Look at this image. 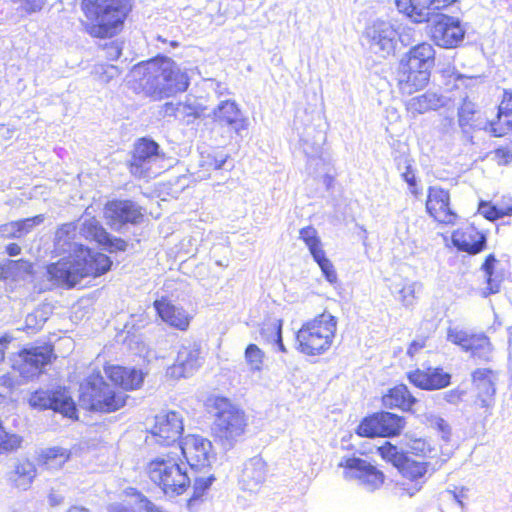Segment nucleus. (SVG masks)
Wrapping results in <instances>:
<instances>
[{
  "mask_svg": "<svg viewBox=\"0 0 512 512\" xmlns=\"http://www.w3.org/2000/svg\"><path fill=\"white\" fill-rule=\"evenodd\" d=\"M41 222H43V216L38 215L33 218L17 221V224L19 225V228L24 236L29 233L34 226L40 224Z\"/></svg>",
  "mask_w": 512,
  "mask_h": 512,
  "instance_id": "61",
  "label": "nucleus"
},
{
  "mask_svg": "<svg viewBox=\"0 0 512 512\" xmlns=\"http://www.w3.org/2000/svg\"><path fill=\"white\" fill-rule=\"evenodd\" d=\"M356 432L361 437H381L379 413L364 418L358 425Z\"/></svg>",
  "mask_w": 512,
  "mask_h": 512,
  "instance_id": "44",
  "label": "nucleus"
},
{
  "mask_svg": "<svg viewBox=\"0 0 512 512\" xmlns=\"http://www.w3.org/2000/svg\"><path fill=\"white\" fill-rule=\"evenodd\" d=\"M478 211L481 215H483L486 219L494 221L501 218L500 208L497 206L491 205L487 202H480Z\"/></svg>",
  "mask_w": 512,
  "mask_h": 512,
  "instance_id": "57",
  "label": "nucleus"
},
{
  "mask_svg": "<svg viewBox=\"0 0 512 512\" xmlns=\"http://www.w3.org/2000/svg\"><path fill=\"white\" fill-rule=\"evenodd\" d=\"M105 57L108 60L114 61L117 60L122 54V46L121 43L117 41H111L107 43L104 47Z\"/></svg>",
  "mask_w": 512,
  "mask_h": 512,
  "instance_id": "59",
  "label": "nucleus"
},
{
  "mask_svg": "<svg viewBox=\"0 0 512 512\" xmlns=\"http://www.w3.org/2000/svg\"><path fill=\"white\" fill-rule=\"evenodd\" d=\"M500 114L512 115V91L505 89L502 100L498 106Z\"/></svg>",
  "mask_w": 512,
  "mask_h": 512,
  "instance_id": "60",
  "label": "nucleus"
},
{
  "mask_svg": "<svg viewBox=\"0 0 512 512\" xmlns=\"http://www.w3.org/2000/svg\"><path fill=\"white\" fill-rule=\"evenodd\" d=\"M212 118L220 126H228L238 135L248 127V119L233 100L220 101L212 111Z\"/></svg>",
  "mask_w": 512,
  "mask_h": 512,
  "instance_id": "20",
  "label": "nucleus"
},
{
  "mask_svg": "<svg viewBox=\"0 0 512 512\" xmlns=\"http://www.w3.org/2000/svg\"><path fill=\"white\" fill-rule=\"evenodd\" d=\"M383 405L386 408H399L403 411H410L417 402L416 398L410 393L407 386L400 384L391 388L382 398Z\"/></svg>",
  "mask_w": 512,
  "mask_h": 512,
  "instance_id": "30",
  "label": "nucleus"
},
{
  "mask_svg": "<svg viewBox=\"0 0 512 512\" xmlns=\"http://www.w3.org/2000/svg\"><path fill=\"white\" fill-rule=\"evenodd\" d=\"M105 217L110 227L116 231L127 224H137L143 218L141 207L130 200H116L106 204Z\"/></svg>",
  "mask_w": 512,
  "mask_h": 512,
  "instance_id": "17",
  "label": "nucleus"
},
{
  "mask_svg": "<svg viewBox=\"0 0 512 512\" xmlns=\"http://www.w3.org/2000/svg\"><path fill=\"white\" fill-rule=\"evenodd\" d=\"M164 154L158 143L148 138L139 139L129 161L130 173L137 178H151L160 173Z\"/></svg>",
  "mask_w": 512,
  "mask_h": 512,
  "instance_id": "8",
  "label": "nucleus"
},
{
  "mask_svg": "<svg viewBox=\"0 0 512 512\" xmlns=\"http://www.w3.org/2000/svg\"><path fill=\"white\" fill-rule=\"evenodd\" d=\"M409 381L424 390H437L450 384L451 375L440 368H428L426 371L417 369L408 373Z\"/></svg>",
  "mask_w": 512,
  "mask_h": 512,
  "instance_id": "23",
  "label": "nucleus"
},
{
  "mask_svg": "<svg viewBox=\"0 0 512 512\" xmlns=\"http://www.w3.org/2000/svg\"><path fill=\"white\" fill-rule=\"evenodd\" d=\"M313 259L319 265L325 279L330 284L337 283V273L332 262L326 257L325 251H318Z\"/></svg>",
  "mask_w": 512,
  "mask_h": 512,
  "instance_id": "47",
  "label": "nucleus"
},
{
  "mask_svg": "<svg viewBox=\"0 0 512 512\" xmlns=\"http://www.w3.org/2000/svg\"><path fill=\"white\" fill-rule=\"evenodd\" d=\"M74 223L63 224L55 233L54 247L59 255H67L47 266L46 274L56 285L75 286L84 277H97L110 270L111 259L99 252H92L75 238Z\"/></svg>",
  "mask_w": 512,
  "mask_h": 512,
  "instance_id": "1",
  "label": "nucleus"
},
{
  "mask_svg": "<svg viewBox=\"0 0 512 512\" xmlns=\"http://www.w3.org/2000/svg\"><path fill=\"white\" fill-rule=\"evenodd\" d=\"M471 380L475 392V405L485 409L491 415L495 405L498 372L490 368H478L471 373Z\"/></svg>",
  "mask_w": 512,
  "mask_h": 512,
  "instance_id": "14",
  "label": "nucleus"
},
{
  "mask_svg": "<svg viewBox=\"0 0 512 512\" xmlns=\"http://www.w3.org/2000/svg\"><path fill=\"white\" fill-rule=\"evenodd\" d=\"M398 169L401 171L402 179L408 184V186L414 187L415 181L417 180L411 161L408 158H405L403 165L398 164Z\"/></svg>",
  "mask_w": 512,
  "mask_h": 512,
  "instance_id": "56",
  "label": "nucleus"
},
{
  "mask_svg": "<svg viewBox=\"0 0 512 512\" xmlns=\"http://www.w3.org/2000/svg\"><path fill=\"white\" fill-rule=\"evenodd\" d=\"M1 233L6 238H20L23 236L17 221L1 226Z\"/></svg>",
  "mask_w": 512,
  "mask_h": 512,
  "instance_id": "63",
  "label": "nucleus"
},
{
  "mask_svg": "<svg viewBox=\"0 0 512 512\" xmlns=\"http://www.w3.org/2000/svg\"><path fill=\"white\" fill-rule=\"evenodd\" d=\"M465 396L466 391L459 388L452 389L443 393V398L446 400V402L453 405L459 404Z\"/></svg>",
  "mask_w": 512,
  "mask_h": 512,
  "instance_id": "62",
  "label": "nucleus"
},
{
  "mask_svg": "<svg viewBox=\"0 0 512 512\" xmlns=\"http://www.w3.org/2000/svg\"><path fill=\"white\" fill-rule=\"evenodd\" d=\"M266 475V463L260 457H253L245 462L239 483L244 490L255 492L264 483Z\"/></svg>",
  "mask_w": 512,
  "mask_h": 512,
  "instance_id": "25",
  "label": "nucleus"
},
{
  "mask_svg": "<svg viewBox=\"0 0 512 512\" xmlns=\"http://www.w3.org/2000/svg\"><path fill=\"white\" fill-rule=\"evenodd\" d=\"M426 210L436 221L453 224L457 218L456 213L450 208L449 192L439 186L428 188Z\"/></svg>",
  "mask_w": 512,
  "mask_h": 512,
  "instance_id": "18",
  "label": "nucleus"
},
{
  "mask_svg": "<svg viewBox=\"0 0 512 512\" xmlns=\"http://www.w3.org/2000/svg\"><path fill=\"white\" fill-rule=\"evenodd\" d=\"M94 72L99 75L105 83L120 75L121 71L115 65L98 64L94 68Z\"/></svg>",
  "mask_w": 512,
  "mask_h": 512,
  "instance_id": "55",
  "label": "nucleus"
},
{
  "mask_svg": "<svg viewBox=\"0 0 512 512\" xmlns=\"http://www.w3.org/2000/svg\"><path fill=\"white\" fill-rule=\"evenodd\" d=\"M429 425L436 429L440 434L443 440L449 441L451 436V428L448 422L440 416L431 415L428 418Z\"/></svg>",
  "mask_w": 512,
  "mask_h": 512,
  "instance_id": "53",
  "label": "nucleus"
},
{
  "mask_svg": "<svg viewBox=\"0 0 512 512\" xmlns=\"http://www.w3.org/2000/svg\"><path fill=\"white\" fill-rule=\"evenodd\" d=\"M150 71L164 76L163 83L155 82L152 98L155 100L171 97L179 92H184L189 86L187 73L171 59L165 56H157L150 59Z\"/></svg>",
  "mask_w": 512,
  "mask_h": 512,
  "instance_id": "7",
  "label": "nucleus"
},
{
  "mask_svg": "<svg viewBox=\"0 0 512 512\" xmlns=\"http://www.w3.org/2000/svg\"><path fill=\"white\" fill-rule=\"evenodd\" d=\"M495 157L499 164L506 165L512 162V144L505 147H499L495 150Z\"/></svg>",
  "mask_w": 512,
  "mask_h": 512,
  "instance_id": "64",
  "label": "nucleus"
},
{
  "mask_svg": "<svg viewBox=\"0 0 512 512\" xmlns=\"http://www.w3.org/2000/svg\"><path fill=\"white\" fill-rule=\"evenodd\" d=\"M343 468V476L357 481L358 485L369 492L379 489L384 483V474L367 459L361 457H343L338 464Z\"/></svg>",
  "mask_w": 512,
  "mask_h": 512,
  "instance_id": "9",
  "label": "nucleus"
},
{
  "mask_svg": "<svg viewBox=\"0 0 512 512\" xmlns=\"http://www.w3.org/2000/svg\"><path fill=\"white\" fill-rule=\"evenodd\" d=\"M456 0H396V6L400 13L405 14L415 23L430 20L433 10L444 8Z\"/></svg>",
  "mask_w": 512,
  "mask_h": 512,
  "instance_id": "19",
  "label": "nucleus"
},
{
  "mask_svg": "<svg viewBox=\"0 0 512 512\" xmlns=\"http://www.w3.org/2000/svg\"><path fill=\"white\" fill-rule=\"evenodd\" d=\"M184 430L183 417L176 411L161 412L155 416L151 434L156 442L171 445L180 439Z\"/></svg>",
  "mask_w": 512,
  "mask_h": 512,
  "instance_id": "16",
  "label": "nucleus"
},
{
  "mask_svg": "<svg viewBox=\"0 0 512 512\" xmlns=\"http://www.w3.org/2000/svg\"><path fill=\"white\" fill-rule=\"evenodd\" d=\"M261 335L268 342L275 343L280 351L286 352V347L282 340V320L275 319L265 324L261 329Z\"/></svg>",
  "mask_w": 512,
  "mask_h": 512,
  "instance_id": "42",
  "label": "nucleus"
},
{
  "mask_svg": "<svg viewBox=\"0 0 512 512\" xmlns=\"http://www.w3.org/2000/svg\"><path fill=\"white\" fill-rule=\"evenodd\" d=\"M447 339L448 341L459 345L464 351L467 348V344L472 339V335H469L467 332L458 330L457 328H449L447 331Z\"/></svg>",
  "mask_w": 512,
  "mask_h": 512,
  "instance_id": "52",
  "label": "nucleus"
},
{
  "mask_svg": "<svg viewBox=\"0 0 512 512\" xmlns=\"http://www.w3.org/2000/svg\"><path fill=\"white\" fill-rule=\"evenodd\" d=\"M200 354L199 344L193 342L182 345L175 363L168 369V374L174 378L188 377L201 366Z\"/></svg>",
  "mask_w": 512,
  "mask_h": 512,
  "instance_id": "21",
  "label": "nucleus"
},
{
  "mask_svg": "<svg viewBox=\"0 0 512 512\" xmlns=\"http://www.w3.org/2000/svg\"><path fill=\"white\" fill-rule=\"evenodd\" d=\"M134 496L133 506L114 503L108 506L107 512H165L141 492H136Z\"/></svg>",
  "mask_w": 512,
  "mask_h": 512,
  "instance_id": "33",
  "label": "nucleus"
},
{
  "mask_svg": "<svg viewBox=\"0 0 512 512\" xmlns=\"http://www.w3.org/2000/svg\"><path fill=\"white\" fill-rule=\"evenodd\" d=\"M430 78V72L420 69H409L406 65L399 64L397 72L398 86L403 95H411L424 88Z\"/></svg>",
  "mask_w": 512,
  "mask_h": 512,
  "instance_id": "26",
  "label": "nucleus"
},
{
  "mask_svg": "<svg viewBox=\"0 0 512 512\" xmlns=\"http://www.w3.org/2000/svg\"><path fill=\"white\" fill-rule=\"evenodd\" d=\"M180 449L191 469L202 470L210 467L216 454L210 440L200 435H187L180 444Z\"/></svg>",
  "mask_w": 512,
  "mask_h": 512,
  "instance_id": "12",
  "label": "nucleus"
},
{
  "mask_svg": "<svg viewBox=\"0 0 512 512\" xmlns=\"http://www.w3.org/2000/svg\"><path fill=\"white\" fill-rule=\"evenodd\" d=\"M29 403L34 408L52 409L69 418H73L76 414L75 403L65 388L35 391Z\"/></svg>",
  "mask_w": 512,
  "mask_h": 512,
  "instance_id": "13",
  "label": "nucleus"
},
{
  "mask_svg": "<svg viewBox=\"0 0 512 512\" xmlns=\"http://www.w3.org/2000/svg\"><path fill=\"white\" fill-rule=\"evenodd\" d=\"M46 317L41 311H35L26 316L25 324L28 329H39L45 323Z\"/></svg>",
  "mask_w": 512,
  "mask_h": 512,
  "instance_id": "58",
  "label": "nucleus"
},
{
  "mask_svg": "<svg viewBox=\"0 0 512 512\" xmlns=\"http://www.w3.org/2000/svg\"><path fill=\"white\" fill-rule=\"evenodd\" d=\"M444 105V98L432 91H427L421 95L410 98L405 106L412 117L424 114L431 110H437Z\"/></svg>",
  "mask_w": 512,
  "mask_h": 512,
  "instance_id": "29",
  "label": "nucleus"
},
{
  "mask_svg": "<svg viewBox=\"0 0 512 512\" xmlns=\"http://www.w3.org/2000/svg\"><path fill=\"white\" fill-rule=\"evenodd\" d=\"M466 352H470L472 357L482 361H490L492 358V345L485 335H472V339L467 344Z\"/></svg>",
  "mask_w": 512,
  "mask_h": 512,
  "instance_id": "36",
  "label": "nucleus"
},
{
  "mask_svg": "<svg viewBox=\"0 0 512 512\" xmlns=\"http://www.w3.org/2000/svg\"><path fill=\"white\" fill-rule=\"evenodd\" d=\"M150 60L141 62L133 67V76L138 78L144 92L152 97L153 86L155 82L163 83L164 76L160 73H152L150 71Z\"/></svg>",
  "mask_w": 512,
  "mask_h": 512,
  "instance_id": "34",
  "label": "nucleus"
},
{
  "mask_svg": "<svg viewBox=\"0 0 512 512\" xmlns=\"http://www.w3.org/2000/svg\"><path fill=\"white\" fill-rule=\"evenodd\" d=\"M379 417L381 437H392L399 435L404 428V419L394 413L380 412Z\"/></svg>",
  "mask_w": 512,
  "mask_h": 512,
  "instance_id": "37",
  "label": "nucleus"
},
{
  "mask_svg": "<svg viewBox=\"0 0 512 512\" xmlns=\"http://www.w3.org/2000/svg\"><path fill=\"white\" fill-rule=\"evenodd\" d=\"M466 34L462 21L454 16L438 14L431 26V38L436 45L446 49L460 46Z\"/></svg>",
  "mask_w": 512,
  "mask_h": 512,
  "instance_id": "11",
  "label": "nucleus"
},
{
  "mask_svg": "<svg viewBox=\"0 0 512 512\" xmlns=\"http://www.w3.org/2000/svg\"><path fill=\"white\" fill-rule=\"evenodd\" d=\"M154 308L156 309L160 318L171 327L182 331L188 329L190 324V316L183 308L175 306L167 298L162 297L159 300H155Z\"/></svg>",
  "mask_w": 512,
  "mask_h": 512,
  "instance_id": "24",
  "label": "nucleus"
},
{
  "mask_svg": "<svg viewBox=\"0 0 512 512\" xmlns=\"http://www.w3.org/2000/svg\"><path fill=\"white\" fill-rule=\"evenodd\" d=\"M398 470L405 478L415 481L412 488H402L407 491L409 496H413L421 489V484H419L418 480L425 476L427 472V463L414 460L407 456Z\"/></svg>",
  "mask_w": 512,
  "mask_h": 512,
  "instance_id": "31",
  "label": "nucleus"
},
{
  "mask_svg": "<svg viewBox=\"0 0 512 512\" xmlns=\"http://www.w3.org/2000/svg\"><path fill=\"white\" fill-rule=\"evenodd\" d=\"M379 452L385 460L391 462L398 469L407 457L406 454L400 452L397 447L390 443H386L384 446H381L379 448Z\"/></svg>",
  "mask_w": 512,
  "mask_h": 512,
  "instance_id": "50",
  "label": "nucleus"
},
{
  "mask_svg": "<svg viewBox=\"0 0 512 512\" xmlns=\"http://www.w3.org/2000/svg\"><path fill=\"white\" fill-rule=\"evenodd\" d=\"M33 270L32 264L29 261L9 260L2 267L1 277L7 278H23L25 275L31 274Z\"/></svg>",
  "mask_w": 512,
  "mask_h": 512,
  "instance_id": "39",
  "label": "nucleus"
},
{
  "mask_svg": "<svg viewBox=\"0 0 512 512\" xmlns=\"http://www.w3.org/2000/svg\"><path fill=\"white\" fill-rule=\"evenodd\" d=\"M421 285L418 282L406 281L393 285V293L396 294V299L402 303L406 308L412 307L416 302V291Z\"/></svg>",
  "mask_w": 512,
  "mask_h": 512,
  "instance_id": "38",
  "label": "nucleus"
},
{
  "mask_svg": "<svg viewBox=\"0 0 512 512\" xmlns=\"http://www.w3.org/2000/svg\"><path fill=\"white\" fill-rule=\"evenodd\" d=\"M42 457L48 469H59L69 460L70 452L65 448L53 447L44 450Z\"/></svg>",
  "mask_w": 512,
  "mask_h": 512,
  "instance_id": "40",
  "label": "nucleus"
},
{
  "mask_svg": "<svg viewBox=\"0 0 512 512\" xmlns=\"http://www.w3.org/2000/svg\"><path fill=\"white\" fill-rule=\"evenodd\" d=\"M105 374L114 385L125 390L137 389L144 381V373L135 368L109 366L105 368Z\"/></svg>",
  "mask_w": 512,
  "mask_h": 512,
  "instance_id": "27",
  "label": "nucleus"
},
{
  "mask_svg": "<svg viewBox=\"0 0 512 512\" xmlns=\"http://www.w3.org/2000/svg\"><path fill=\"white\" fill-rule=\"evenodd\" d=\"M336 329L337 320L334 316L327 313L319 315L297 332V349L309 356L323 354L331 347Z\"/></svg>",
  "mask_w": 512,
  "mask_h": 512,
  "instance_id": "5",
  "label": "nucleus"
},
{
  "mask_svg": "<svg viewBox=\"0 0 512 512\" xmlns=\"http://www.w3.org/2000/svg\"><path fill=\"white\" fill-rule=\"evenodd\" d=\"M476 108L475 104L470 101H464L461 107L458 110V122L459 125L464 128L470 125V122L473 119Z\"/></svg>",
  "mask_w": 512,
  "mask_h": 512,
  "instance_id": "54",
  "label": "nucleus"
},
{
  "mask_svg": "<svg viewBox=\"0 0 512 512\" xmlns=\"http://www.w3.org/2000/svg\"><path fill=\"white\" fill-rule=\"evenodd\" d=\"M299 237L308 247L312 257H314L318 251H324L321 247V240L318 237V233L315 228L311 226L302 228L299 232Z\"/></svg>",
  "mask_w": 512,
  "mask_h": 512,
  "instance_id": "46",
  "label": "nucleus"
},
{
  "mask_svg": "<svg viewBox=\"0 0 512 512\" xmlns=\"http://www.w3.org/2000/svg\"><path fill=\"white\" fill-rule=\"evenodd\" d=\"M146 472L149 479L170 497L183 494L191 481L185 464L171 452L150 460Z\"/></svg>",
  "mask_w": 512,
  "mask_h": 512,
  "instance_id": "3",
  "label": "nucleus"
},
{
  "mask_svg": "<svg viewBox=\"0 0 512 512\" xmlns=\"http://www.w3.org/2000/svg\"><path fill=\"white\" fill-rule=\"evenodd\" d=\"M80 233L86 239H92L103 245L105 249L110 252L125 251L127 247L126 241L121 238L111 236L94 218H84Z\"/></svg>",
  "mask_w": 512,
  "mask_h": 512,
  "instance_id": "22",
  "label": "nucleus"
},
{
  "mask_svg": "<svg viewBox=\"0 0 512 512\" xmlns=\"http://www.w3.org/2000/svg\"><path fill=\"white\" fill-rule=\"evenodd\" d=\"M244 357L250 371L262 370L265 354L256 344H249L246 347Z\"/></svg>",
  "mask_w": 512,
  "mask_h": 512,
  "instance_id": "45",
  "label": "nucleus"
},
{
  "mask_svg": "<svg viewBox=\"0 0 512 512\" xmlns=\"http://www.w3.org/2000/svg\"><path fill=\"white\" fill-rule=\"evenodd\" d=\"M80 406L87 410L99 412H113L125 405V396L104 381L99 374H92L79 389Z\"/></svg>",
  "mask_w": 512,
  "mask_h": 512,
  "instance_id": "6",
  "label": "nucleus"
},
{
  "mask_svg": "<svg viewBox=\"0 0 512 512\" xmlns=\"http://www.w3.org/2000/svg\"><path fill=\"white\" fill-rule=\"evenodd\" d=\"M212 408L214 435L224 449H231L245 431V413L225 397H216L212 402Z\"/></svg>",
  "mask_w": 512,
  "mask_h": 512,
  "instance_id": "4",
  "label": "nucleus"
},
{
  "mask_svg": "<svg viewBox=\"0 0 512 512\" xmlns=\"http://www.w3.org/2000/svg\"><path fill=\"white\" fill-rule=\"evenodd\" d=\"M435 50L431 44L421 43L411 48L401 59L400 64L406 65L409 69H420L430 72L434 65Z\"/></svg>",
  "mask_w": 512,
  "mask_h": 512,
  "instance_id": "28",
  "label": "nucleus"
},
{
  "mask_svg": "<svg viewBox=\"0 0 512 512\" xmlns=\"http://www.w3.org/2000/svg\"><path fill=\"white\" fill-rule=\"evenodd\" d=\"M363 39L373 53L386 57L394 53L399 33L391 22L376 20L367 25Z\"/></svg>",
  "mask_w": 512,
  "mask_h": 512,
  "instance_id": "10",
  "label": "nucleus"
},
{
  "mask_svg": "<svg viewBox=\"0 0 512 512\" xmlns=\"http://www.w3.org/2000/svg\"><path fill=\"white\" fill-rule=\"evenodd\" d=\"M494 137H503L512 131V115L497 113L495 119L488 121L484 127Z\"/></svg>",
  "mask_w": 512,
  "mask_h": 512,
  "instance_id": "41",
  "label": "nucleus"
},
{
  "mask_svg": "<svg viewBox=\"0 0 512 512\" xmlns=\"http://www.w3.org/2000/svg\"><path fill=\"white\" fill-rule=\"evenodd\" d=\"M228 156L224 153H215L201 155V166L206 170H219L222 169L227 161Z\"/></svg>",
  "mask_w": 512,
  "mask_h": 512,
  "instance_id": "51",
  "label": "nucleus"
},
{
  "mask_svg": "<svg viewBox=\"0 0 512 512\" xmlns=\"http://www.w3.org/2000/svg\"><path fill=\"white\" fill-rule=\"evenodd\" d=\"M22 438L16 434L8 433L0 422V453L12 452L20 447Z\"/></svg>",
  "mask_w": 512,
  "mask_h": 512,
  "instance_id": "49",
  "label": "nucleus"
},
{
  "mask_svg": "<svg viewBox=\"0 0 512 512\" xmlns=\"http://www.w3.org/2000/svg\"><path fill=\"white\" fill-rule=\"evenodd\" d=\"M452 241L458 250L469 254H477L481 252L486 245V237L479 232L455 234Z\"/></svg>",
  "mask_w": 512,
  "mask_h": 512,
  "instance_id": "32",
  "label": "nucleus"
},
{
  "mask_svg": "<svg viewBox=\"0 0 512 512\" xmlns=\"http://www.w3.org/2000/svg\"><path fill=\"white\" fill-rule=\"evenodd\" d=\"M36 476V468L34 464L28 460L19 462L14 471L11 473L10 479L14 482L15 486L26 490L32 483Z\"/></svg>",
  "mask_w": 512,
  "mask_h": 512,
  "instance_id": "35",
  "label": "nucleus"
},
{
  "mask_svg": "<svg viewBox=\"0 0 512 512\" xmlns=\"http://www.w3.org/2000/svg\"><path fill=\"white\" fill-rule=\"evenodd\" d=\"M52 356V349L47 346H36L23 349L13 360L12 367L23 378L29 379L38 375L47 365Z\"/></svg>",
  "mask_w": 512,
  "mask_h": 512,
  "instance_id": "15",
  "label": "nucleus"
},
{
  "mask_svg": "<svg viewBox=\"0 0 512 512\" xmlns=\"http://www.w3.org/2000/svg\"><path fill=\"white\" fill-rule=\"evenodd\" d=\"M179 119L186 121V123L193 122L196 118H199L203 108L195 99H186L184 102H178Z\"/></svg>",
  "mask_w": 512,
  "mask_h": 512,
  "instance_id": "43",
  "label": "nucleus"
},
{
  "mask_svg": "<svg viewBox=\"0 0 512 512\" xmlns=\"http://www.w3.org/2000/svg\"><path fill=\"white\" fill-rule=\"evenodd\" d=\"M215 480L213 475L208 477H197L193 483V494L188 501V506L192 507L197 500H200L205 492L210 488Z\"/></svg>",
  "mask_w": 512,
  "mask_h": 512,
  "instance_id": "48",
  "label": "nucleus"
},
{
  "mask_svg": "<svg viewBox=\"0 0 512 512\" xmlns=\"http://www.w3.org/2000/svg\"><path fill=\"white\" fill-rule=\"evenodd\" d=\"M131 0H83L85 31L95 38L113 37L131 10Z\"/></svg>",
  "mask_w": 512,
  "mask_h": 512,
  "instance_id": "2",
  "label": "nucleus"
}]
</instances>
